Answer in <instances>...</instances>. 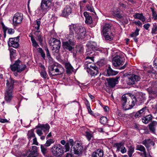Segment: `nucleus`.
Listing matches in <instances>:
<instances>
[{
    "label": "nucleus",
    "instance_id": "16",
    "mask_svg": "<svg viewBox=\"0 0 157 157\" xmlns=\"http://www.w3.org/2000/svg\"><path fill=\"white\" fill-rule=\"evenodd\" d=\"M86 46L88 50L93 51H99L100 49L97 43L94 41H90L87 42Z\"/></svg>",
    "mask_w": 157,
    "mask_h": 157
},
{
    "label": "nucleus",
    "instance_id": "64",
    "mask_svg": "<svg viewBox=\"0 0 157 157\" xmlns=\"http://www.w3.org/2000/svg\"><path fill=\"white\" fill-rule=\"evenodd\" d=\"M119 5L122 8H126V6L124 4V3L120 2Z\"/></svg>",
    "mask_w": 157,
    "mask_h": 157
},
{
    "label": "nucleus",
    "instance_id": "54",
    "mask_svg": "<svg viewBox=\"0 0 157 157\" xmlns=\"http://www.w3.org/2000/svg\"><path fill=\"white\" fill-rule=\"evenodd\" d=\"M40 75L42 77L44 78H47L46 75L47 73L45 71V70H42L40 73Z\"/></svg>",
    "mask_w": 157,
    "mask_h": 157
},
{
    "label": "nucleus",
    "instance_id": "19",
    "mask_svg": "<svg viewBox=\"0 0 157 157\" xmlns=\"http://www.w3.org/2000/svg\"><path fill=\"white\" fill-rule=\"evenodd\" d=\"M72 11V9L70 6L67 5L62 11L61 15L64 17H67L71 13Z\"/></svg>",
    "mask_w": 157,
    "mask_h": 157
},
{
    "label": "nucleus",
    "instance_id": "26",
    "mask_svg": "<svg viewBox=\"0 0 157 157\" xmlns=\"http://www.w3.org/2000/svg\"><path fill=\"white\" fill-rule=\"evenodd\" d=\"M107 75L108 76H113L117 75L118 72L115 71L112 69L110 65L107 66V68L106 70Z\"/></svg>",
    "mask_w": 157,
    "mask_h": 157
},
{
    "label": "nucleus",
    "instance_id": "50",
    "mask_svg": "<svg viewBox=\"0 0 157 157\" xmlns=\"http://www.w3.org/2000/svg\"><path fill=\"white\" fill-rule=\"evenodd\" d=\"M86 137L87 140L90 141L91 140L92 138H93V135L90 132H86Z\"/></svg>",
    "mask_w": 157,
    "mask_h": 157
},
{
    "label": "nucleus",
    "instance_id": "48",
    "mask_svg": "<svg viewBox=\"0 0 157 157\" xmlns=\"http://www.w3.org/2000/svg\"><path fill=\"white\" fill-rule=\"evenodd\" d=\"M47 147H45L44 146V145H41L40 148L41 149V151L42 153L43 154H45L47 152V149L46 148Z\"/></svg>",
    "mask_w": 157,
    "mask_h": 157
},
{
    "label": "nucleus",
    "instance_id": "20",
    "mask_svg": "<svg viewBox=\"0 0 157 157\" xmlns=\"http://www.w3.org/2000/svg\"><path fill=\"white\" fill-rule=\"evenodd\" d=\"M16 81L12 78L6 81L7 90L13 91L14 83Z\"/></svg>",
    "mask_w": 157,
    "mask_h": 157
},
{
    "label": "nucleus",
    "instance_id": "52",
    "mask_svg": "<svg viewBox=\"0 0 157 157\" xmlns=\"http://www.w3.org/2000/svg\"><path fill=\"white\" fill-rule=\"evenodd\" d=\"M86 8L88 11L92 12H94V10L92 6L90 5H86Z\"/></svg>",
    "mask_w": 157,
    "mask_h": 157
},
{
    "label": "nucleus",
    "instance_id": "57",
    "mask_svg": "<svg viewBox=\"0 0 157 157\" xmlns=\"http://www.w3.org/2000/svg\"><path fill=\"white\" fill-rule=\"evenodd\" d=\"M120 151L122 153L124 154L127 152V149L124 146H123L120 149Z\"/></svg>",
    "mask_w": 157,
    "mask_h": 157
},
{
    "label": "nucleus",
    "instance_id": "31",
    "mask_svg": "<svg viewBox=\"0 0 157 157\" xmlns=\"http://www.w3.org/2000/svg\"><path fill=\"white\" fill-rule=\"evenodd\" d=\"M65 67L66 70V72L67 74L71 73L73 71V68L69 63H66L65 64Z\"/></svg>",
    "mask_w": 157,
    "mask_h": 157
},
{
    "label": "nucleus",
    "instance_id": "13",
    "mask_svg": "<svg viewBox=\"0 0 157 157\" xmlns=\"http://www.w3.org/2000/svg\"><path fill=\"white\" fill-rule=\"evenodd\" d=\"M19 38L20 36H19L15 37L10 38L8 41V46L15 48H18L19 47V44L18 43Z\"/></svg>",
    "mask_w": 157,
    "mask_h": 157
},
{
    "label": "nucleus",
    "instance_id": "8",
    "mask_svg": "<svg viewBox=\"0 0 157 157\" xmlns=\"http://www.w3.org/2000/svg\"><path fill=\"white\" fill-rule=\"evenodd\" d=\"M36 128H39L36 131L37 134L39 136H41L43 134V133L45 136L48 133L50 128L49 125L48 124H38L36 126Z\"/></svg>",
    "mask_w": 157,
    "mask_h": 157
},
{
    "label": "nucleus",
    "instance_id": "39",
    "mask_svg": "<svg viewBox=\"0 0 157 157\" xmlns=\"http://www.w3.org/2000/svg\"><path fill=\"white\" fill-rule=\"evenodd\" d=\"M28 138L29 140H30L32 137H35V134L34 132V130L31 129L28 131Z\"/></svg>",
    "mask_w": 157,
    "mask_h": 157
},
{
    "label": "nucleus",
    "instance_id": "4",
    "mask_svg": "<svg viewBox=\"0 0 157 157\" xmlns=\"http://www.w3.org/2000/svg\"><path fill=\"white\" fill-rule=\"evenodd\" d=\"M121 102L123 109L127 110L132 109L135 105L132 98L127 95H123L122 97Z\"/></svg>",
    "mask_w": 157,
    "mask_h": 157
},
{
    "label": "nucleus",
    "instance_id": "46",
    "mask_svg": "<svg viewBox=\"0 0 157 157\" xmlns=\"http://www.w3.org/2000/svg\"><path fill=\"white\" fill-rule=\"evenodd\" d=\"M107 121V118L105 117H103L100 118V122L103 124H106Z\"/></svg>",
    "mask_w": 157,
    "mask_h": 157
},
{
    "label": "nucleus",
    "instance_id": "45",
    "mask_svg": "<svg viewBox=\"0 0 157 157\" xmlns=\"http://www.w3.org/2000/svg\"><path fill=\"white\" fill-rule=\"evenodd\" d=\"M37 50L38 52L40 54L41 56L43 59H45V54L42 48H39L37 49Z\"/></svg>",
    "mask_w": 157,
    "mask_h": 157
},
{
    "label": "nucleus",
    "instance_id": "34",
    "mask_svg": "<svg viewBox=\"0 0 157 157\" xmlns=\"http://www.w3.org/2000/svg\"><path fill=\"white\" fill-rule=\"evenodd\" d=\"M124 142L116 143L114 144L113 147H117V151H120L122 147L124 146Z\"/></svg>",
    "mask_w": 157,
    "mask_h": 157
},
{
    "label": "nucleus",
    "instance_id": "27",
    "mask_svg": "<svg viewBox=\"0 0 157 157\" xmlns=\"http://www.w3.org/2000/svg\"><path fill=\"white\" fill-rule=\"evenodd\" d=\"M157 125V122L153 121L151 122L149 124L148 127L150 131L154 134L155 133V128Z\"/></svg>",
    "mask_w": 157,
    "mask_h": 157
},
{
    "label": "nucleus",
    "instance_id": "1",
    "mask_svg": "<svg viewBox=\"0 0 157 157\" xmlns=\"http://www.w3.org/2000/svg\"><path fill=\"white\" fill-rule=\"evenodd\" d=\"M70 32L66 39L67 40L62 42V46L65 50L72 52L74 49L76 41L74 36V30L76 33L75 37L82 40L85 37L86 33L85 29L82 26L74 25L69 28Z\"/></svg>",
    "mask_w": 157,
    "mask_h": 157
},
{
    "label": "nucleus",
    "instance_id": "22",
    "mask_svg": "<svg viewBox=\"0 0 157 157\" xmlns=\"http://www.w3.org/2000/svg\"><path fill=\"white\" fill-rule=\"evenodd\" d=\"M120 9L118 7L114 8L113 11V14L114 16L119 19L123 17L122 14L120 13Z\"/></svg>",
    "mask_w": 157,
    "mask_h": 157
},
{
    "label": "nucleus",
    "instance_id": "58",
    "mask_svg": "<svg viewBox=\"0 0 157 157\" xmlns=\"http://www.w3.org/2000/svg\"><path fill=\"white\" fill-rule=\"evenodd\" d=\"M151 33L153 34H156L157 33V26L152 29Z\"/></svg>",
    "mask_w": 157,
    "mask_h": 157
},
{
    "label": "nucleus",
    "instance_id": "21",
    "mask_svg": "<svg viewBox=\"0 0 157 157\" xmlns=\"http://www.w3.org/2000/svg\"><path fill=\"white\" fill-rule=\"evenodd\" d=\"M148 112V110L146 106L142 108L141 109L138 111L136 113L135 117L136 118L139 117L144 115L146 112Z\"/></svg>",
    "mask_w": 157,
    "mask_h": 157
},
{
    "label": "nucleus",
    "instance_id": "33",
    "mask_svg": "<svg viewBox=\"0 0 157 157\" xmlns=\"http://www.w3.org/2000/svg\"><path fill=\"white\" fill-rule=\"evenodd\" d=\"M152 119V116L151 114L148 115L147 116L144 117L142 118V121L144 123L147 124L150 121H151Z\"/></svg>",
    "mask_w": 157,
    "mask_h": 157
},
{
    "label": "nucleus",
    "instance_id": "25",
    "mask_svg": "<svg viewBox=\"0 0 157 157\" xmlns=\"http://www.w3.org/2000/svg\"><path fill=\"white\" fill-rule=\"evenodd\" d=\"M13 92L10 90H6V93L5 94V99L7 102H10L13 98Z\"/></svg>",
    "mask_w": 157,
    "mask_h": 157
},
{
    "label": "nucleus",
    "instance_id": "47",
    "mask_svg": "<svg viewBox=\"0 0 157 157\" xmlns=\"http://www.w3.org/2000/svg\"><path fill=\"white\" fill-rule=\"evenodd\" d=\"M44 50L46 52V56L49 60L52 59L48 49L47 47H45Z\"/></svg>",
    "mask_w": 157,
    "mask_h": 157
},
{
    "label": "nucleus",
    "instance_id": "24",
    "mask_svg": "<svg viewBox=\"0 0 157 157\" xmlns=\"http://www.w3.org/2000/svg\"><path fill=\"white\" fill-rule=\"evenodd\" d=\"M112 25L111 24H106L103 27L102 32L103 34H109L111 32V27Z\"/></svg>",
    "mask_w": 157,
    "mask_h": 157
},
{
    "label": "nucleus",
    "instance_id": "29",
    "mask_svg": "<svg viewBox=\"0 0 157 157\" xmlns=\"http://www.w3.org/2000/svg\"><path fill=\"white\" fill-rule=\"evenodd\" d=\"M95 51H93L91 50H88L87 49H86V55L87 56L86 58V59H90L92 61H93L94 57L93 56L95 54Z\"/></svg>",
    "mask_w": 157,
    "mask_h": 157
},
{
    "label": "nucleus",
    "instance_id": "36",
    "mask_svg": "<svg viewBox=\"0 0 157 157\" xmlns=\"http://www.w3.org/2000/svg\"><path fill=\"white\" fill-rule=\"evenodd\" d=\"M103 36L105 37V39L106 40L110 41L112 40L113 39V36L112 33H109V34H103Z\"/></svg>",
    "mask_w": 157,
    "mask_h": 157
},
{
    "label": "nucleus",
    "instance_id": "38",
    "mask_svg": "<svg viewBox=\"0 0 157 157\" xmlns=\"http://www.w3.org/2000/svg\"><path fill=\"white\" fill-rule=\"evenodd\" d=\"M75 48V51L78 54L82 53L83 52L84 48L83 46L81 45L77 46Z\"/></svg>",
    "mask_w": 157,
    "mask_h": 157
},
{
    "label": "nucleus",
    "instance_id": "28",
    "mask_svg": "<svg viewBox=\"0 0 157 157\" xmlns=\"http://www.w3.org/2000/svg\"><path fill=\"white\" fill-rule=\"evenodd\" d=\"M104 153L103 150L98 149L94 152L92 154V157H103Z\"/></svg>",
    "mask_w": 157,
    "mask_h": 157
},
{
    "label": "nucleus",
    "instance_id": "10",
    "mask_svg": "<svg viewBox=\"0 0 157 157\" xmlns=\"http://www.w3.org/2000/svg\"><path fill=\"white\" fill-rule=\"evenodd\" d=\"M141 79L140 77L138 75L135 74H131L128 77V80L127 84L128 85H132L133 87H137L136 83L139 81Z\"/></svg>",
    "mask_w": 157,
    "mask_h": 157
},
{
    "label": "nucleus",
    "instance_id": "56",
    "mask_svg": "<svg viewBox=\"0 0 157 157\" xmlns=\"http://www.w3.org/2000/svg\"><path fill=\"white\" fill-rule=\"evenodd\" d=\"M133 23L136 25L139 26L140 27H142V24L140 22V21H135L133 22Z\"/></svg>",
    "mask_w": 157,
    "mask_h": 157
},
{
    "label": "nucleus",
    "instance_id": "49",
    "mask_svg": "<svg viewBox=\"0 0 157 157\" xmlns=\"http://www.w3.org/2000/svg\"><path fill=\"white\" fill-rule=\"evenodd\" d=\"M37 40L39 42L41 46H42L43 45V39L42 37V36L40 34H39L37 35Z\"/></svg>",
    "mask_w": 157,
    "mask_h": 157
},
{
    "label": "nucleus",
    "instance_id": "62",
    "mask_svg": "<svg viewBox=\"0 0 157 157\" xmlns=\"http://www.w3.org/2000/svg\"><path fill=\"white\" fill-rule=\"evenodd\" d=\"M65 157H76L74 156L73 154L70 153H67L66 154Z\"/></svg>",
    "mask_w": 157,
    "mask_h": 157
},
{
    "label": "nucleus",
    "instance_id": "6",
    "mask_svg": "<svg viewBox=\"0 0 157 157\" xmlns=\"http://www.w3.org/2000/svg\"><path fill=\"white\" fill-rule=\"evenodd\" d=\"M123 58L119 56H117L115 57L113 60V66L120 70L124 69L127 66V63H126L123 66L120 67L121 65H123L124 63Z\"/></svg>",
    "mask_w": 157,
    "mask_h": 157
},
{
    "label": "nucleus",
    "instance_id": "5",
    "mask_svg": "<svg viewBox=\"0 0 157 157\" xmlns=\"http://www.w3.org/2000/svg\"><path fill=\"white\" fill-rule=\"evenodd\" d=\"M85 68L86 69L87 72L92 76L96 75L98 74V68L93 63H86Z\"/></svg>",
    "mask_w": 157,
    "mask_h": 157
},
{
    "label": "nucleus",
    "instance_id": "51",
    "mask_svg": "<svg viewBox=\"0 0 157 157\" xmlns=\"http://www.w3.org/2000/svg\"><path fill=\"white\" fill-rule=\"evenodd\" d=\"M93 21L92 18V17L90 16L88 17L86 19L85 22L88 24H91L92 23Z\"/></svg>",
    "mask_w": 157,
    "mask_h": 157
},
{
    "label": "nucleus",
    "instance_id": "55",
    "mask_svg": "<svg viewBox=\"0 0 157 157\" xmlns=\"http://www.w3.org/2000/svg\"><path fill=\"white\" fill-rule=\"evenodd\" d=\"M15 31L12 28L9 29H8V33L9 34H12L14 33Z\"/></svg>",
    "mask_w": 157,
    "mask_h": 157
},
{
    "label": "nucleus",
    "instance_id": "60",
    "mask_svg": "<svg viewBox=\"0 0 157 157\" xmlns=\"http://www.w3.org/2000/svg\"><path fill=\"white\" fill-rule=\"evenodd\" d=\"M54 55L56 56V58L57 59L59 60L60 59V54H59V53H57L55 52Z\"/></svg>",
    "mask_w": 157,
    "mask_h": 157
},
{
    "label": "nucleus",
    "instance_id": "35",
    "mask_svg": "<svg viewBox=\"0 0 157 157\" xmlns=\"http://www.w3.org/2000/svg\"><path fill=\"white\" fill-rule=\"evenodd\" d=\"M128 154L129 157H132V155L134 151V147L133 145H131L128 147Z\"/></svg>",
    "mask_w": 157,
    "mask_h": 157
},
{
    "label": "nucleus",
    "instance_id": "59",
    "mask_svg": "<svg viewBox=\"0 0 157 157\" xmlns=\"http://www.w3.org/2000/svg\"><path fill=\"white\" fill-rule=\"evenodd\" d=\"M150 26V25L149 24L147 23L144 24V25L143 27L145 29H146V30H148Z\"/></svg>",
    "mask_w": 157,
    "mask_h": 157
},
{
    "label": "nucleus",
    "instance_id": "53",
    "mask_svg": "<svg viewBox=\"0 0 157 157\" xmlns=\"http://www.w3.org/2000/svg\"><path fill=\"white\" fill-rule=\"evenodd\" d=\"M69 144L70 145V143L69 142V140L68 142L66 143V144H65V145L64 146L66 150V152L68 151H69L70 149Z\"/></svg>",
    "mask_w": 157,
    "mask_h": 157
},
{
    "label": "nucleus",
    "instance_id": "17",
    "mask_svg": "<svg viewBox=\"0 0 157 157\" xmlns=\"http://www.w3.org/2000/svg\"><path fill=\"white\" fill-rule=\"evenodd\" d=\"M29 153L27 157H36L38 155L37 147L36 146H32V148L29 150Z\"/></svg>",
    "mask_w": 157,
    "mask_h": 157
},
{
    "label": "nucleus",
    "instance_id": "14",
    "mask_svg": "<svg viewBox=\"0 0 157 157\" xmlns=\"http://www.w3.org/2000/svg\"><path fill=\"white\" fill-rule=\"evenodd\" d=\"M23 14L21 13H17L13 17V22L14 25L17 26L21 24L23 19Z\"/></svg>",
    "mask_w": 157,
    "mask_h": 157
},
{
    "label": "nucleus",
    "instance_id": "7",
    "mask_svg": "<svg viewBox=\"0 0 157 157\" xmlns=\"http://www.w3.org/2000/svg\"><path fill=\"white\" fill-rule=\"evenodd\" d=\"M20 60L18 59L12 65H10V68L11 70L14 72L17 71L19 73H21L23 71L25 70L26 66L25 64L20 65Z\"/></svg>",
    "mask_w": 157,
    "mask_h": 157
},
{
    "label": "nucleus",
    "instance_id": "9",
    "mask_svg": "<svg viewBox=\"0 0 157 157\" xmlns=\"http://www.w3.org/2000/svg\"><path fill=\"white\" fill-rule=\"evenodd\" d=\"M64 147L60 144L56 146L54 145L51 148L53 154L55 156L61 157L64 152Z\"/></svg>",
    "mask_w": 157,
    "mask_h": 157
},
{
    "label": "nucleus",
    "instance_id": "32",
    "mask_svg": "<svg viewBox=\"0 0 157 157\" xmlns=\"http://www.w3.org/2000/svg\"><path fill=\"white\" fill-rule=\"evenodd\" d=\"M136 150L143 152L144 157H147V153L144 147L141 145H138L136 147Z\"/></svg>",
    "mask_w": 157,
    "mask_h": 157
},
{
    "label": "nucleus",
    "instance_id": "11",
    "mask_svg": "<svg viewBox=\"0 0 157 157\" xmlns=\"http://www.w3.org/2000/svg\"><path fill=\"white\" fill-rule=\"evenodd\" d=\"M132 98V102L134 105L136 103L137 105H140L144 102V101L146 99L145 94L141 92L138 93L136 96H133Z\"/></svg>",
    "mask_w": 157,
    "mask_h": 157
},
{
    "label": "nucleus",
    "instance_id": "12",
    "mask_svg": "<svg viewBox=\"0 0 157 157\" xmlns=\"http://www.w3.org/2000/svg\"><path fill=\"white\" fill-rule=\"evenodd\" d=\"M51 40L52 42L51 43L50 45L52 46V49L53 52L57 53H59L61 47L60 41L55 38H52Z\"/></svg>",
    "mask_w": 157,
    "mask_h": 157
},
{
    "label": "nucleus",
    "instance_id": "15",
    "mask_svg": "<svg viewBox=\"0 0 157 157\" xmlns=\"http://www.w3.org/2000/svg\"><path fill=\"white\" fill-rule=\"evenodd\" d=\"M119 78V77L118 76L116 77L115 78H106V80L107 82L108 86L111 88H114L118 83V79Z\"/></svg>",
    "mask_w": 157,
    "mask_h": 157
},
{
    "label": "nucleus",
    "instance_id": "37",
    "mask_svg": "<svg viewBox=\"0 0 157 157\" xmlns=\"http://www.w3.org/2000/svg\"><path fill=\"white\" fill-rule=\"evenodd\" d=\"M29 36L31 37V40L32 42L33 46L36 48L38 47H39L38 44L36 42L33 36Z\"/></svg>",
    "mask_w": 157,
    "mask_h": 157
},
{
    "label": "nucleus",
    "instance_id": "41",
    "mask_svg": "<svg viewBox=\"0 0 157 157\" xmlns=\"http://www.w3.org/2000/svg\"><path fill=\"white\" fill-rule=\"evenodd\" d=\"M54 142L55 140L53 139H48L44 145L45 147H48L50 146L52 144L54 143Z\"/></svg>",
    "mask_w": 157,
    "mask_h": 157
},
{
    "label": "nucleus",
    "instance_id": "61",
    "mask_svg": "<svg viewBox=\"0 0 157 157\" xmlns=\"http://www.w3.org/2000/svg\"><path fill=\"white\" fill-rule=\"evenodd\" d=\"M33 144H35L36 145H38V143L37 141V139L36 137H35L33 140Z\"/></svg>",
    "mask_w": 157,
    "mask_h": 157
},
{
    "label": "nucleus",
    "instance_id": "18",
    "mask_svg": "<svg viewBox=\"0 0 157 157\" xmlns=\"http://www.w3.org/2000/svg\"><path fill=\"white\" fill-rule=\"evenodd\" d=\"M52 2V0H42L40 5L41 9L43 10H47L51 6Z\"/></svg>",
    "mask_w": 157,
    "mask_h": 157
},
{
    "label": "nucleus",
    "instance_id": "42",
    "mask_svg": "<svg viewBox=\"0 0 157 157\" xmlns=\"http://www.w3.org/2000/svg\"><path fill=\"white\" fill-rule=\"evenodd\" d=\"M1 24L3 31L4 37V38H6V32L8 30V28L6 26L4 23L2 21L1 22Z\"/></svg>",
    "mask_w": 157,
    "mask_h": 157
},
{
    "label": "nucleus",
    "instance_id": "40",
    "mask_svg": "<svg viewBox=\"0 0 157 157\" xmlns=\"http://www.w3.org/2000/svg\"><path fill=\"white\" fill-rule=\"evenodd\" d=\"M10 56L11 60H12L16 56V50L13 48L10 49Z\"/></svg>",
    "mask_w": 157,
    "mask_h": 157
},
{
    "label": "nucleus",
    "instance_id": "23",
    "mask_svg": "<svg viewBox=\"0 0 157 157\" xmlns=\"http://www.w3.org/2000/svg\"><path fill=\"white\" fill-rule=\"evenodd\" d=\"M142 143L147 148H148L151 146H154L155 143L151 139H145L143 140Z\"/></svg>",
    "mask_w": 157,
    "mask_h": 157
},
{
    "label": "nucleus",
    "instance_id": "44",
    "mask_svg": "<svg viewBox=\"0 0 157 157\" xmlns=\"http://www.w3.org/2000/svg\"><path fill=\"white\" fill-rule=\"evenodd\" d=\"M36 24H35V25H36L37 26H35V28L37 30V31L35 33V34L36 35V33H38L40 32V31H39L40 29V21L39 20H36Z\"/></svg>",
    "mask_w": 157,
    "mask_h": 157
},
{
    "label": "nucleus",
    "instance_id": "3",
    "mask_svg": "<svg viewBox=\"0 0 157 157\" xmlns=\"http://www.w3.org/2000/svg\"><path fill=\"white\" fill-rule=\"evenodd\" d=\"M71 151L74 154L79 155L82 153L83 149L82 144L78 141L74 142L73 139H69Z\"/></svg>",
    "mask_w": 157,
    "mask_h": 157
},
{
    "label": "nucleus",
    "instance_id": "30",
    "mask_svg": "<svg viewBox=\"0 0 157 157\" xmlns=\"http://www.w3.org/2000/svg\"><path fill=\"white\" fill-rule=\"evenodd\" d=\"M133 17L135 19H138L140 20L143 23L146 20L145 17L143 16L142 13H136L133 15Z\"/></svg>",
    "mask_w": 157,
    "mask_h": 157
},
{
    "label": "nucleus",
    "instance_id": "2",
    "mask_svg": "<svg viewBox=\"0 0 157 157\" xmlns=\"http://www.w3.org/2000/svg\"><path fill=\"white\" fill-rule=\"evenodd\" d=\"M64 69L61 64L54 63L49 67V74L50 77L61 75L63 73Z\"/></svg>",
    "mask_w": 157,
    "mask_h": 157
},
{
    "label": "nucleus",
    "instance_id": "63",
    "mask_svg": "<svg viewBox=\"0 0 157 157\" xmlns=\"http://www.w3.org/2000/svg\"><path fill=\"white\" fill-rule=\"evenodd\" d=\"M154 66L157 68V58H155L154 61Z\"/></svg>",
    "mask_w": 157,
    "mask_h": 157
},
{
    "label": "nucleus",
    "instance_id": "43",
    "mask_svg": "<svg viewBox=\"0 0 157 157\" xmlns=\"http://www.w3.org/2000/svg\"><path fill=\"white\" fill-rule=\"evenodd\" d=\"M140 30L138 29L137 27L136 28V29L135 32L132 33L130 35V36L132 37H136L139 34V32Z\"/></svg>",
    "mask_w": 157,
    "mask_h": 157
}]
</instances>
